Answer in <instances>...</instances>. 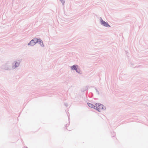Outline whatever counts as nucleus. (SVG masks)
Here are the masks:
<instances>
[{"label": "nucleus", "instance_id": "1", "mask_svg": "<svg viewBox=\"0 0 148 148\" xmlns=\"http://www.w3.org/2000/svg\"><path fill=\"white\" fill-rule=\"evenodd\" d=\"M105 108V107L102 104L99 103H97L95 104V109H96L99 112H100L101 110L104 109Z\"/></svg>", "mask_w": 148, "mask_h": 148}, {"label": "nucleus", "instance_id": "4", "mask_svg": "<svg viewBox=\"0 0 148 148\" xmlns=\"http://www.w3.org/2000/svg\"><path fill=\"white\" fill-rule=\"evenodd\" d=\"M88 104L90 107L92 108H94L95 109V106L94 105L90 103H88Z\"/></svg>", "mask_w": 148, "mask_h": 148}, {"label": "nucleus", "instance_id": "3", "mask_svg": "<svg viewBox=\"0 0 148 148\" xmlns=\"http://www.w3.org/2000/svg\"><path fill=\"white\" fill-rule=\"evenodd\" d=\"M101 24L103 25L104 26L106 27H110V26L108 23H106L104 21H103L102 19H101Z\"/></svg>", "mask_w": 148, "mask_h": 148}, {"label": "nucleus", "instance_id": "2", "mask_svg": "<svg viewBox=\"0 0 148 148\" xmlns=\"http://www.w3.org/2000/svg\"><path fill=\"white\" fill-rule=\"evenodd\" d=\"M38 39L37 38H35L33 40H32L28 44L29 45H34L38 42Z\"/></svg>", "mask_w": 148, "mask_h": 148}, {"label": "nucleus", "instance_id": "7", "mask_svg": "<svg viewBox=\"0 0 148 148\" xmlns=\"http://www.w3.org/2000/svg\"><path fill=\"white\" fill-rule=\"evenodd\" d=\"M19 63H18L17 62L15 63L16 66H18L19 65Z\"/></svg>", "mask_w": 148, "mask_h": 148}, {"label": "nucleus", "instance_id": "6", "mask_svg": "<svg viewBox=\"0 0 148 148\" xmlns=\"http://www.w3.org/2000/svg\"><path fill=\"white\" fill-rule=\"evenodd\" d=\"M37 42L39 43L41 46L43 45L42 41L40 39H38V41Z\"/></svg>", "mask_w": 148, "mask_h": 148}, {"label": "nucleus", "instance_id": "5", "mask_svg": "<svg viewBox=\"0 0 148 148\" xmlns=\"http://www.w3.org/2000/svg\"><path fill=\"white\" fill-rule=\"evenodd\" d=\"M77 66H78L77 65H76V66L73 65V66H71V68L72 70H76V71H77Z\"/></svg>", "mask_w": 148, "mask_h": 148}]
</instances>
